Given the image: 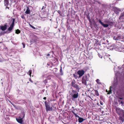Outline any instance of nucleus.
I'll list each match as a JSON object with an SVG mask.
<instances>
[{
	"instance_id": "obj_5",
	"label": "nucleus",
	"mask_w": 124,
	"mask_h": 124,
	"mask_svg": "<svg viewBox=\"0 0 124 124\" xmlns=\"http://www.w3.org/2000/svg\"><path fill=\"white\" fill-rule=\"evenodd\" d=\"M45 104L46 107V110L47 112L48 111H51L52 110V108L51 107L49 104L46 103V101L45 102Z\"/></svg>"
},
{
	"instance_id": "obj_10",
	"label": "nucleus",
	"mask_w": 124,
	"mask_h": 124,
	"mask_svg": "<svg viewBox=\"0 0 124 124\" xmlns=\"http://www.w3.org/2000/svg\"><path fill=\"white\" fill-rule=\"evenodd\" d=\"M122 37L121 36H118L117 37H114L113 39L115 40H120L121 38H122Z\"/></svg>"
},
{
	"instance_id": "obj_33",
	"label": "nucleus",
	"mask_w": 124,
	"mask_h": 124,
	"mask_svg": "<svg viewBox=\"0 0 124 124\" xmlns=\"http://www.w3.org/2000/svg\"><path fill=\"white\" fill-rule=\"evenodd\" d=\"M30 81H31V82H32V81L31 80H30Z\"/></svg>"
},
{
	"instance_id": "obj_38",
	"label": "nucleus",
	"mask_w": 124,
	"mask_h": 124,
	"mask_svg": "<svg viewBox=\"0 0 124 124\" xmlns=\"http://www.w3.org/2000/svg\"><path fill=\"white\" fill-rule=\"evenodd\" d=\"M101 104L102 105V103H101Z\"/></svg>"
},
{
	"instance_id": "obj_37",
	"label": "nucleus",
	"mask_w": 124,
	"mask_h": 124,
	"mask_svg": "<svg viewBox=\"0 0 124 124\" xmlns=\"http://www.w3.org/2000/svg\"><path fill=\"white\" fill-rule=\"evenodd\" d=\"M119 67H118V68H119ZM118 69H119V68Z\"/></svg>"
},
{
	"instance_id": "obj_24",
	"label": "nucleus",
	"mask_w": 124,
	"mask_h": 124,
	"mask_svg": "<svg viewBox=\"0 0 124 124\" xmlns=\"http://www.w3.org/2000/svg\"><path fill=\"white\" fill-rule=\"evenodd\" d=\"M116 68L115 67L114 68V70L115 73V74L116 75H117V72L115 70L116 69H115Z\"/></svg>"
},
{
	"instance_id": "obj_18",
	"label": "nucleus",
	"mask_w": 124,
	"mask_h": 124,
	"mask_svg": "<svg viewBox=\"0 0 124 124\" xmlns=\"http://www.w3.org/2000/svg\"><path fill=\"white\" fill-rule=\"evenodd\" d=\"M20 31L18 29H17L16 31V33L17 34H18L20 33Z\"/></svg>"
},
{
	"instance_id": "obj_26",
	"label": "nucleus",
	"mask_w": 124,
	"mask_h": 124,
	"mask_svg": "<svg viewBox=\"0 0 124 124\" xmlns=\"http://www.w3.org/2000/svg\"><path fill=\"white\" fill-rule=\"evenodd\" d=\"M98 55L99 57L101 58H102V55H100L99 54H98Z\"/></svg>"
},
{
	"instance_id": "obj_15",
	"label": "nucleus",
	"mask_w": 124,
	"mask_h": 124,
	"mask_svg": "<svg viewBox=\"0 0 124 124\" xmlns=\"http://www.w3.org/2000/svg\"><path fill=\"white\" fill-rule=\"evenodd\" d=\"M96 81L98 84L100 85L101 84V83L100 82V80L99 79H97L96 80Z\"/></svg>"
},
{
	"instance_id": "obj_4",
	"label": "nucleus",
	"mask_w": 124,
	"mask_h": 124,
	"mask_svg": "<svg viewBox=\"0 0 124 124\" xmlns=\"http://www.w3.org/2000/svg\"><path fill=\"white\" fill-rule=\"evenodd\" d=\"M70 95L72 97V100H74L75 99L77 98L78 97V93L76 91L73 90L72 93L70 94Z\"/></svg>"
},
{
	"instance_id": "obj_11",
	"label": "nucleus",
	"mask_w": 124,
	"mask_h": 124,
	"mask_svg": "<svg viewBox=\"0 0 124 124\" xmlns=\"http://www.w3.org/2000/svg\"><path fill=\"white\" fill-rule=\"evenodd\" d=\"M7 27V25H5L4 26H1L0 28L2 30L4 31L6 29Z\"/></svg>"
},
{
	"instance_id": "obj_6",
	"label": "nucleus",
	"mask_w": 124,
	"mask_h": 124,
	"mask_svg": "<svg viewBox=\"0 0 124 124\" xmlns=\"http://www.w3.org/2000/svg\"><path fill=\"white\" fill-rule=\"evenodd\" d=\"M85 73L84 71L83 70H79L77 72L78 74L79 75V78L82 76Z\"/></svg>"
},
{
	"instance_id": "obj_22",
	"label": "nucleus",
	"mask_w": 124,
	"mask_h": 124,
	"mask_svg": "<svg viewBox=\"0 0 124 124\" xmlns=\"http://www.w3.org/2000/svg\"><path fill=\"white\" fill-rule=\"evenodd\" d=\"M111 88H112V87L110 86V90L109 91L108 93V94H110L111 93Z\"/></svg>"
},
{
	"instance_id": "obj_12",
	"label": "nucleus",
	"mask_w": 124,
	"mask_h": 124,
	"mask_svg": "<svg viewBox=\"0 0 124 124\" xmlns=\"http://www.w3.org/2000/svg\"><path fill=\"white\" fill-rule=\"evenodd\" d=\"M85 120V119H83L82 118L80 117L78 119V121L79 122L81 123L84 120Z\"/></svg>"
},
{
	"instance_id": "obj_36",
	"label": "nucleus",
	"mask_w": 124,
	"mask_h": 124,
	"mask_svg": "<svg viewBox=\"0 0 124 124\" xmlns=\"http://www.w3.org/2000/svg\"><path fill=\"white\" fill-rule=\"evenodd\" d=\"M44 4H45V5H46V4H45V3H44Z\"/></svg>"
},
{
	"instance_id": "obj_34",
	"label": "nucleus",
	"mask_w": 124,
	"mask_h": 124,
	"mask_svg": "<svg viewBox=\"0 0 124 124\" xmlns=\"http://www.w3.org/2000/svg\"><path fill=\"white\" fill-rule=\"evenodd\" d=\"M119 99H122V98H119Z\"/></svg>"
},
{
	"instance_id": "obj_16",
	"label": "nucleus",
	"mask_w": 124,
	"mask_h": 124,
	"mask_svg": "<svg viewBox=\"0 0 124 124\" xmlns=\"http://www.w3.org/2000/svg\"><path fill=\"white\" fill-rule=\"evenodd\" d=\"M95 94L97 96H98L99 95L98 92L97 90H95Z\"/></svg>"
},
{
	"instance_id": "obj_1",
	"label": "nucleus",
	"mask_w": 124,
	"mask_h": 124,
	"mask_svg": "<svg viewBox=\"0 0 124 124\" xmlns=\"http://www.w3.org/2000/svg\"><path fill=\"white\" fill-rule=\"evenodd\" d=\"M116 110L117 113L120 116V119L123 122L124 121V111L118 108H116Z\"/></svg>"
},
{
	"instance_id": "obj_32",
	"label": "nucleus",
	"mask_w": 124,
	"mask_h": 124,
	"mask_svg": "<svg viewBox=\"0 0 124 124\" xmlns=\"http://www.w3.org/2000/svg\"><path fill=\"white\" fill-rule=\"evenodd\" d=\"M46 7H45L44 6H43V7H42V8H45Z\"/></svg>"
},
{
	"instance_id": "obj_21",
	"label": "nucleus",
	"mask_w": 124,
	"mask_h": 124,
	"mask_svg": "<svg viewBox=\"0 0 124 124\" xmlns=\"http://www.w3.org/2000/svg\"><path fill=\"white\" fill-rule=\"evenodd\" d=\"M60 72L61 73V75H62L63 74V73L62 72V69L61 67V68L60 70Z\"/></svg>"
},
{
	"instance_id": "obj_27",
	"label": "nucleus",
	"mask_w": 124,
	"mask_h": 124,
	"mask_svg": "<svg viewBox=\"0 0 124 124\" xmlns=\"http://www.w3.org/2000/svg\"><path fill=\"white\" fill-rule=\"evenodd\" d=\"M22 44H23V48H24L25 47V44H24V43H22Z\"/></svg>"
},
{
	"instance_id": "obj_35",
	"label": "nucleus",
	"mask_w": 124,
	"mask_h": 124,
	"mask_svg": "<svg viewBox=\"0 0 124 124\" xmlns=\"http://www.w3.org/2000/svg\"><path fill=\"white\" fill-rule=\"evenodd\" d=\"M121 103H122V104H123V102L122 101L121 102Z\"/></svg>"
},
{
	"instance_id": "obj_7",
	"label": "nucleus",
	"mask_w": 124,
	"mask_h": 124,
	"mask_svg": "<svg viewBox=\"0 0 124 124\" xmlns=\"http://www.w3.org/2000/svg\"><path fill=\"white\" fill-rule=\"evenodd\" d=\"M15 20L14 19H13L12 22L11 24L10 27L8 28V30L9 31H10L12 29L14 25Z\"/></svg>"
},
{
	"instance_id": "obj_13",
	"label": "nucleus",
	"mask_w": 124,
	"mask_h": 124,
	"mask_svg": "<svg viewBox=\"0 0 124 124\" xmlns=\"http://www.w3.org/2000/svg\"><path fill=\"white\" fill-rule=\"evenodd\" d=\"M30 13V10L29 8H27L25 13L26 14H29Z\"/></svg>"
},
{
	"instance_id": "obj_23",
	"label": "nucleus",
	"mask_w": 124,
	"mask_h": 124,
	"mask_svg": "<svg viewBox=\"0 0 124 124\" xmlns=\"http://www.w3.org/2000/svg\"><path fill=\"white\" fill-rule=\"evenodd\" d=\"M29 25L33 29H36L34 27L31 25V24H29Z\"/></svg>"
},
{
	"instance_id": "obj_8",
	"label": "nucleus",
	"mask_w": 124,
	"mask_h": 124,
	"mask_svg": "<svg viewBox=\"0 0 124 124\" xmlns=\"http://www.w3.org/2000/svg\"><path fill=\"white\" fill-rule=\"evenodd\" d=\"M16 119L18 123L20 124H22L23 121L22 118H21L19 117L18 118H16Z\"/></svg>"
},
{
	"instance_id": "obj_17",
	"label": "nucleus",
	"mask_w": 124,
	"mask_h": 124,
	"mask_svg": "<svg viewBox=\"0 0 124 124\" xmlns=\"http://www.w3.org/2000/svg\"><path fill=\"white\" fill-rule=\"evenodd\" d=\"M32 72V71L31 70H30L28 73V74L31 76Z\"/></svg>"
},
{
	"instance_id": "obj_14",
	"label": "nucleus",
	"mask_w": 124,
	"mask_h": 124,
	"mask_svg": "<svg viewBox=\"0 0 124 124\" xmlns=\"http://www.w3.org/2000/svg\"><path fill=\"white\" fill-rule=\"evenodd\" d=\"M72 112L73 113L74 115L76 118L78 117V118H79V117H80L79 116H78V115L76 114L74 111H72Z\"/></svg>"
},
{
	"instance_id": "obj_3",
	"label": "nucleus",
	"mask_w": 124,
	"mask_h": 124,
	"mask_svg": "<svg viewBox=\"0 0 124 124\" xmlns=\"http://www.w3.org/2000/svg\"><path fill=\"white\" fill-rule=\"evenodd\" d=\"M99 21L101 24L105 28L108 27L109 25H110V24L112 23V22H110L108 20H105L104 22V23H106V24L103 23L100 20H99Z\"/></svg>"
},
{
	"instance_id": "obj_25",
	"label": "nucleus",
	"mask_w": 124,
	"mask_h": 124,
	"mask_svg": "<svg viewBox=\"0 0 124 124\" xmlns=\"http://www.w3.org/2000/svg\"><path fill=\"white\" fill-rule=\"evenodd\" d=\"M73 75L74 77L76 79H77L78 78V76L76 75L75 74H73Z\"/></svg>"
},
{
	"instance_id": "obj_28",
	"label": "nucleus",
	"mask_w": 124,
	"mask_h": 124,
	"mask_svg": "<svg viewBox=\"0 0 124 124\" xmlns=\"http://www.w3.org/2000/svg\"><path fill=\"white\" fill-rule=\"evenodd\" d=\"M44 82L45 83H46V80H45L44 81Z\"/></svg>"
},
{
	"instance_id": "obj_31",
	"label": "nucleus",
	"mask_w": 124,
	"mask_h": 124,
	"mask_svg": "<svg viewBox=\"0 0 124 124\" xmlns=\"http://www.w3.org/2000/svg\"><path fill=\"white\" fill-rule=\"evenodd\" d=\"M2 61V60H1L0 59V62H1Z\"/></svg>"
},
{
	"instance_id": "obj_2",
	"label": "nucleus",
	"mask_w": 124,
	"mask_h": 124,
	"mask_svg": "<svg viewBox=\"0 0 124 124\" xmlns=\"http://www.w3.org/2000/svg\"><path fill=\"white\" fill-rule=\"evenodd\" d=\"M113 49H114L120 52H124V48L123 46L120 47L119 46V45L117 44L116 45H114Z\"/></svg>"
},
{
	"instance_id": "obj_9",
	"label": "nucleus",
	"mask_w": 124,
	"mask_h": 124,
	"mask_svg": "<svg viewBox=\"0 0 124 124\" xmlns=\"http://www.w3.org/2000/svg\"><path fill=\"white\" fill-rule=\"evenodd\" d=\"M4 3L5 6H6V8H8L7 7L9 3V1L8 0H4Z\"/></svg>"
},
{
	"instance_id": "obj_30",
	"label": "nucleus",
	"mask_w": 124,
	"mask_h": 124,
	"mask_svg": "<svg viewBox=\"0 0 124 124\" xmlns=\"http://www.w3.org/2000/svg\"><path fill=\"white\" fill-rule=\"evenodd\" d=\"M44 99L45 100H46V97H45L44 98Z\"/></svg>"
},
{
	"instance_id": "obj_20",
	"label": "nucleus",
	"mask_w": 124,
	"mask_h": 124,
	"mask_svg": "<svg viewBox=\"0 0 124 124\" xmlns=\"http://www.w3.org/2000/svg\"><path fill=\"white\" fill-rule=\"evenodd\" d=\"M82 82L83 83L85 84L86 83V81L85 79H82Z\"/></svg>"
},
{
	"instance_id": "obj_29",
	"label": "nucleus",
	"mask_w": 124,
	"mask_h": 124,
	"mask_svg": "<svg viewBox=\"0 0 124 124\" xmlns=\"http://www.w3.org/2000/svg\"><path fill=\"white\" fill-rule=\"evenodd\" d=\"M50 55V54H47V56H49V55Z\"/></svg>"
},
{
	"instance_id": "obj_19",
	"label": "nucleus",
	"mask_w": 124,
	"mask_h": 124,
	"mask_svg": "<svg viewBox=\"0 0 124 124\" xmlns=\"http://www.w3.org/2000/svg\"><path fill=\"white\" fill-rule=\"evenodd\" d=\"M124 65H123L121 69H120V70H121V69H124L123 71L122 72V73H123V74L124 73Z\"/></svg>"
}]
</instances>
